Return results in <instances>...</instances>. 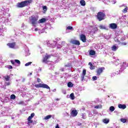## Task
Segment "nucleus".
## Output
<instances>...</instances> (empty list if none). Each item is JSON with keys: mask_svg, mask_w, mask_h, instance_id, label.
<instances>
[{"mask_svg": "<svg viewBox=\"0 0 128 128\" xmlns=\"http://www.w3.org/2000/svg\"><path fill=\"white\" fill-rule=\"evenodd\" d=\"M7 46L10 48H16V42L8 43Z\"/></svg>", "mask_w": 128, "mask_h": 128, "instance_id": "obj_16", "label": "nucleus"}, {"mask_svg": "<svg viewBox=\"0 0 128 128\" xmlns=\"http://www.w3.org/2000/svg\"><path fill=\"white\" fill-rule=\"evenodd\" d=\"M122 6H124V8L122 10V12H124V14H126V12H128V7L126 6L125 4H123L121 6H120L119 8H122Z\"/></svg>", "mask_w": 128, "mask_h": 128, "instance_id": "obj_15", "label": "nucleus"}, {"mask_svg": "<svg viewBox=\"0 0 128 128\" xmlns=\"http://www.w3.org/2000/svg\"><path fill=\"white\" fill-rule=\"evenodd\" d=\"M67 70H70L72 68V62H70L68 63L65 64L64 66Z\"/></svg>", "mask_w": 128, "mask_h": 128, "instance_id": "obj_10", "label": "nucleus"}, {"mask_svg": "<svg viewBox=\"0 0 128 128\" xmlns=\"http://www.w3.org/2000/svg\"><path fill=\"white\" fill-rule=\"evenodd\" d=\"M80 40H81L83 42H86V36L84 34H82L80 36Z\"/></svg>", "mask_w": 128, "mask_h": 128, "instance_id": "obj_18", "label": "nucleus"}, {"mask_svg": "<svg viewBox=\"0 0 128 128\" xmlns=\"http://www.w3.org/2000/svg\"><path fill=\"white\" fill-rule=\"evenodd\" d=\"M102 122H104V124H108V122H110V119L109 118L103 119Z\"/></svg>", "mask_w": 128, "mask_h": 128, "instance_id": "obj_24", "label": "nucleus"}, {"mask_svg": "<svg viewBox=\"0 0 128 128\" xmlns=\"http://www.w3.org/2000/svg\"><path fill=\"white\" fill-rule=\"evenodd\" d=\"M18 104H22V105H24V102L22 101H21V102H20L18 103Z\"/></svg>", "mask_w": 128, "mask_h": 128, "instance_id": "obj_51", "label": "nucleus"}, {"mask_svg": "<svg viewBox=\"0 0 128 128\" xmlns=\"http://www.w3.org/2000/svg\"><path fill=\"white\" fill-rule=\"evenodd\" d=\"M110 112H114V110H116V108H114V106H111L110 107V108H109Z\"/></svg>", "mask_w": 128, "mask_h": 128, "instance_id": "obj_30", "label": "nucleus"}, {"mask_svg": "<svg viewBox=\"0 0 128 128\" xmlns=\"http://www.w3.org/2000/svg\"><path fill=\"white\" fill-rule=\"evenodd\" d=\"M4 128H10V126H6Z\"/></svg>", "mask_w": 128, "mask_h": 128, "instance_id": "obj_63", "label": "nucleus"}, {"mask_svg": "<svg viewBox=\"0 0 128 128\" xmlns=\"http://www.w3.org/2000/svg\"><path fill=\"white\" fill-rule=\"evenodd\" d=\"M37 82H40L41 80L40 79V78H37Z\"/></svg>", "mask_w": 128, "mask_h": 128, "instance_id": "obj_60", "label": "nucleus"}, {"mask_svg": "<svg viewBox=\"0 0 128 128\" xmlns=\"http://www.w3.org/2000/svg\"><path fill=\"white\" fill-rule=\"evenodd\" d=\"M72 116H78V111L76 110H72L71 112Z\"/></svg>", "mask_w": 128, "mask_h": 128, "instance_id": "obj_19", "label": "nucleus"}, {"mask_svg": "<svg viewBox=\"0 0 128 128\" xmlns=\"http://www.w3.org/2000/svg\"><path fill=\"white\" fill-rule=\"evenodd\" d=\"M109 28H111V30H116V28H118V24L116 23H112L109 24Z\"/></svg>", "mask_w": 128, "mask_h": 128, "instance_id": "obj_11", "label": "nucleus"}, {"mask_svg": "<svg viewBox=\"0 0 128 128\" xmlns=\"http://www.w3.org/2000/svg\"><path fill=\"white\" fill-rule=\"evenodd\" d=\"M58 40H60V38H58L57 39H55L54 41L46 40L47 46H49V48H56V46Z\"/></svg>", "mask_w": 128, "mask_h": 128, "instance_id": "obj_3", "label": "nucleus"}, {"mask_svg": "<svg viewBox=\"0 0 128 128\" xmlns=\"http://www.w3.org/2000/svg\"><path fill=\"white\" fill-rule=\"evenodd\" d=\"M120 24L123 28L128 26V21L126 22V19L124 18V17L120 18Z\"/></svg>", "mask_w": 128, "mask_h": 128, "instance_id": "obj_8", "label": "nucleus"}, {"mask_svg": "<svg viewBox=\"0 0 128 128\" xmlns=\"http://www.w3.org/2000/svg\"><path fill=\"white\" fill-rule=\"evenodd\" d=\"M44 32H46V28H43L40 31H39V34H44Z\"/></svg>", "mask_w": 128, "mask_h": 128, "instance_id": "obj_39", "label": "nucleus"}, {"mask_svg": "<svg viewBox=\"0 0 128 128\" xmlns=\"http://www.w3.org/2000/svg\"><path fill=\"white\" fill-rule=\"evenodd\" d=\"M66 70L67 69L64 66V68H62L60 69V70H61V72H64V70Z\"/></svg>", "mask_w": 128, "mask_h": 128, "instance_id": "obj_44", "label": "nucleus"}, {"mask_svg": "<svg viewBox=\"0 0 128 128\" xmlns=\"http://www.w3.org/2000/svg\"><path fill=\"white\" fill-rule=\"evenodd\" d=\"M50 118H52V115H48L47 116H46L44 119V120H50Z\"/></svg>", "mask_w": 128, "mask_h": 128, "instance_id": "obj_36", "label": "nucleus"}, {"mask_svg": "<svg viewBox=\"0 0 128 128\" xmlns=\"http://www.w3.org/2000/svg\"><path fill=\"white\" fill-rule=\"evenodd\" d=\"M118 46H116V44H115L112 47V50H113V52H116V50H118Z\"/></svg>", "mask_w": 128, "mask_h": 128, "instance_id": "obj_22", "label": "nucleus"}, {"mask_svg": "<svg viewBox=\"0 0 128 128\" xmlns=\"http://www.w3.org/2000/svg\"><path fill=\"white\" fill-rule=\"evenodd\" d=\"M70 98L71 100H74V93H72L70 94Z\"/></svg>", "mask_w": 128, "mask_h": 128, "instance_id": "obj_34", "label": "nucleus"}, {"mask_svg": "<svg viewBox=\"0 0 128 128\" xmlns=\"http://www.w3.org/2000/svg\"><path fill=\"white\" fill-rule=\"evenodd\" d=\"M82 123H80V122H78L77 123V126H82Z\"/></svg>", "mask_w": 128, "mask_h": 128, "instance_id": "obj_61", "label": "nucleus"}, {"mask_svg": "<svg viewBox=\"0 0 128 128\" xmlns=\"http://www.w3.org/2000/svg\"><path fill=\"white\" fill-rule=\"evenodd\" d=\"M34 116V113H32L30 116H28V118H29V120H32Z\"/></svg>", "mask_w": 128, "mask_h": 128, "instance_id": "obj_35", "label": "nucleus"}, {"mask_svg": "<svg viewBox=\"0 0 128 128\" xmlns=\"http://www.w3.org/2000/svg\"><path fill=\"white\" fill-rule=\"evenodd\" d=\"M10 62L12 64H14L16 62H14V60H11Z\"/></svg>", "mask_w": 128, "mask_h": 128, "instance_id": "obj_56", "label": "nucleus"}, {"mask_svg": "<svg viewBox=\"0 0 128 128\" xmlns=\"http://www.w3.org/2000/svg\"><path fill=\"white\" fill-rule=\"evenodd\" d=\"M50 58V55H46L44 56V57L43 58V60L42 61V62L44 64H46L48 62V60Z\"/></svg>", "mask_w": 128, "mask_h": 128, "instance_id": "obj_12", "label": "nucleus"}, {"mask_svg": "<svg viewBox=\"0 0 128 128\" xmlns=\"http://www.w3.org/2000/svg\"><path fill=\"white\" fill-rule=\"evenodd\" d=\"M30 55V50L26 48L25 50V56H28Z\"/></svg>", "mask_w": 128, "mask_h": 128, "instance_id": "obj_21", "label": "nucleus"}, {"mask_svg": "<svg viewBox=\"0 0 128 128\" xmlns=\"http://www.w3.org/2000/svg\"><path fill=\"white\" fill-rule=\"evenodd\" d=\"M120 44H121V46H126L127 43L126 42H121Z\"/></svg>", "mask_w": 128, "mask_h": 128, "instance_id": "obj_48", "label": "nucleus"}, {"mask_svg": "<svg viewBox=\"0 0 128 128\" xmlns=\"http://www.w3.org/2000/svg\"><path fill=\"white\" fill-rule=\"evenodd\" d=\"M118 108H122V110H125V108H126V104H119L118 105Z\"/></svg>", "mask_w": 128, "mask_h": 128, "instance_id": "obj_20", "label": "nucleus"}, {"mask_svg": "<svg viewBox=\"0 0 128 128\" xmlns=\"http://www.w3.org/2000/svg\"><path fill=\"white\" fill-rule=\"evenodd\" d=\"M0 32H4V30L2 28H0Z\"/></svg>", "mask_w": 128, "mask_h": 128, "instance_id": "obj_62", "label": "nucleus"}, {"mask_svg": "<svg viewBox=\"0 0 128 128\" xmlns=\"http://www.w3.org/2000/svg\"><path fill=\"white\" fill-rule=\"evenodd\" d=\"M68 88H72L74 86V84L72 82H69L68 84Z\"/></svg>", "mask_w": 128, "mask_h": 128, "instance_id": "obj_32", "label": "nucleus"}, {"mask_svg": "<svg viewBox=\"0 0 128 128\" xmlns=\"http://www.w3.org/2000/svg\"><path fill=\"white\" fill-rule=\"evenodd\" d=\"M42 12L43 14H46V10H48V7H46V6H42Z\"/></svg>", "mask_w": 128, "mask_h": 128, "instance_id": "obj_25", "label": "nucleus"}, {"mask_svg": "<svg viewBox=\"0 0 128 128\" xmlns=\"http://www.w3.org/2000/svg\"><path fill=\"white\" fill-rule=\"evenodd\" d=\"M32 2V0H24L20 2H18L17 4V8H24V6H28Z\"/></svg>", "mask_w": 128, "mask_h": 128, "instance_id": "obj_4", "label": "nucleus"}, {"mask_svg": "<svg viewBox=\"0 0 128 128\" xmlns=\"http://www.w3.org/2000/svg\"><path fill=\"white\" fill-rule=\"evenodd\" d=\"M38 18L37 17V16H33L32 18V19L30 20V22H32V24L34 28H36V24H38L37 20Z\"/></svg>", "mask_w": 128, "mask_h": 128, "instance_id": "obj_7", "label": "nucleus"}, {"mask_svg": "<svg viewBox=\"0 0 128 128\" xmlns=\"http://www.w3.org/2000/svg\"><path fill=\"white\" fill-rule=\"evenodd\" d=\"M8 68H9V70H12V66H10V65H8L7 66Z\"/></svg>", "mask_w": 128, "mask_h": 128, "instance_id": "obj_50", "label": "nucleus"}, {"mask_svg": "<svg viewBox=\"0 0 128 128\" xmlns=\"http://www.w3.org/2000/svg\"><path fill=\"white\" fill-rule=\"evenodd\" d=\"M102 105H97L94 106V108H102Z\"/></svg>", "mask_w": 128, "mask_h": 128, "instance_id": "obj_38", "label": "nucleus"}, {"mask_svg": "<svg viewBox=\"0 0 128 128\" xmlns=\"http://www.w3.org/2000/svg\"><path fill=\"white\" fill-rule=\"evenodd\" d=\"M86 70H83L82 74L86 76Z\"/></svg>", "mask_w": 128, "mask_h": 128, "instance_id": "obj_46", "label": "nucleus"}, {"mask_svg": "<svg viewBox=\"0 0 128 128\" xmlns=\"http://www.w3.org/2000/svg\"><path fill=\"white\" fill-rule=\"evenodd\" d=\"M80 4L81 6H86V1L84 0H81L80 1Z\"/></svg>", "mask_w": 128, "mask_h": 128, "instance_id": "obj_29", "label": "nucleus"}, {"mask_svg": "<svg viewBox=\"0 0 128 128\" xmlns=\"http://www.w3.org/2000/svg\"><path fill=\"white\" fill-rule=\"evenodd\" d=\"M115 42H117L118 44H120L121 42L118 39H115Z\"/></svg>", "mask_w": 128, "mask_h": 128, "instance_id": "obj_42", "label": "nucleus"}, {"mask_svg": "<svg viewBox=\"0 0 128 128\" xmlns=\"http://www.w3.org/2000/svg\"><path fill=\"white\" fill-rule=\"evenodd\" d=\"M46 18H42L39 20L38 22L40 24H42V22H46Z\"/></svg>", "mask_w": 128, "mask_h": 128, "instance_id": "obj_26", "label": "nucleus"}, {"mask_svg": "<svg viewBox=\"0 0 128 128\" xmlns=\"http://www.w3.org/2000/svg\"><path fill=\"white\" fill-rule=\"evenodd\" d=\"M56 46H57L58 48H62L64 52H68V50H70L68 44L64 42H62L61 45L60 44H56Z\"/></svg>", "mask_w": 128, "mask_h": 128, "instance_id": "obj_2", "label": "nucleus"}, {"mask_svg": "<svg viewBox=\"0 0 128 128\" xmlns=\"http://www.w3.org/2000/svg\"><path fill=\"white\" fill-rule=\"evenodd\" d=\"M4 78H5L6 82H8V80H10V75L6 76L4 77Z\"/></svg>", "mask_w": 128, "mask_h": 128, "instance_id": "obj_28", "label": "nucleus"}, {"mask_svg": "<svg viewBox=\"0 0 128 128\" xmlns=\"http://www.w3.org/2000/svg\"><path fill=\"white\" fill-rule=\"evenodd\" d=\"M95 104H98V100H95Z\"/></svg>", "mask_w": 128, "mask_h": 128, "instance_id": "obj_64", "label": "nucleus"}, {"mask_svg": "<svg viewBox=\"0 0 128 128\" xmlns=\"http://www.w3.org/2000/svg\"><path fill=\"white\" fill-rule=\"evenodd\" d=\"M28 122H27V124H28V126H30V124H32V119H29L28 118Z\"/></svg>", "mask_w": 128, "mask_h": 128, "instance_id": "obj_27", "label": "nucleus"}, {"mask_svg": "<svg viewBox=\"0 0 128 128\" xmlns=\"http://www.w3.org/2000/svg\"><path fill=\"white\" fill-rule=\"evenodd\" d=\"M10 98H11V100H16V95L12 94L10 96Z\"/></svg>", "mask_w": 128, "mask_h": 128, "instance_id": "obj_41", "label": "nucleus"}, {"mask_svg": "<svg viewBox=\"0 0 128 128\" xmlns=\"http://www.w3.org/2000/svg\"><path fill=\"white\" fill-rule=\"evenodd\" d=\"M124 40H126V38H120V42H124Z\"/></svg>", "mask_w": 128, "mask_h": 128, "instance_id": "obj_55", "label": "nucleus"}, {"mask_svg": "<svg viewBox=\"0 0 128 128\" xmlns=\"http://www.w3.org/2000/svg\"><path fill=\"white\" fill-rule=\"evenodd\" d=\"M98 28L100 30H108V28L105 25L100 24L98 26Z\"/></svg>", "mask_w": 128, "mask_h": 128, "instance_id": "obj_17", "label": "nucleus"}, {"mask_svg": "<svg viewBox=\"0 0 128 128\" xmlns=\"http://www.w3.org/2000/svg\"><path fill=\"white\" fill-rule=\"evenodd\" d=\"M14 62L19 65L20 64V60H14Z\"/></svg>", "mask_w": 128, "mask_h": 128, "instance_id": "obj_40", "label": "nucleus"}, {"mask_svg": "<svg viewBox=\"0 0 128 128\" xmlns=\"http://www.w3.org/2000/svg\"><path fill=\"white\" fill-rule=\"evenodd\" d=\"M84 76L86 75H84V74H82L81 76V78H82V80L84 78Z\"/></svg>", "mask_w": 128, "mask_h": 128, "instance_id": "obj_57", "label": "nucleus"}, {"mask_svg": "<svg viewBox=\"0 0 128 128\" xmlns=\"http://www.w3.org/2000/svg\"><path fill=\"white\" fill-rule=\"evenodd\" d=\"M104 70V68L102 67L98 68L96 70L97 76H100Z\"/></svg>", "mask_w": 128, "mask_h": 128, "instance_id": "obj_14", "label": "nucleus"}, {"mask_svg": "<svg viewBox=\"0 0 128 128\" xmlns=\"http://www.w3.org/2000/svg\"><path fill=\"white\" fill-rule=\"evenodd\" d=\"M114 64L119 66V69L116 70V72L114 73L116 74H120L125 70L126 68L128 66V63L124 62L120 63V60L115 61Z\"/></svg>", "mask_w": 128, "mask_h": 128, "instance_id": "obj_1", "label": "nucleus"}, {"mask_svg": "<svg viewBox=\"0 0 128 128\" xmlns=\"http://www.w3.org/2000/svg\"><path fill=\"white\" fill-rule=\"evenodd\" d=\"M104 18H106V14L104 13V11L98 12L97 14V18L99 22L104 20Z\"/></svg>", "mask_w": 128, "mask_h": 128, "instance_id": "obj_5", "label": "nucleus"}, {"mask_svg": "<svg viewBox=\"0 0 128 128\" xmlns=\"http://www.w3.org/2000/svg\"><path fill=\"white\" fill-rule=\"evenodd\" d=\"M19 34H22V36H26V34H24V32L22 31H20V32H19Z\"/></svg>", "mask_w": 128, "mask_h": 128, "instance_id": "obj_45", "label": "nucleus"}, {"mask_svg": "<svg viewBox=\"0 0 128 128\" xmlns=\"http://www.w3.org/2000/svg\"><path fill=\"white\" fill-rule=\"evenodd\" d=\"M90 70H94V65L90 66Z\"/></svg>", "mask_w": 128, "mask_h": 128, "instance_id": "obj_54", "label": "nucleus"}, {"mask_svg": "<svg viewBox=\"0 0 128 128\" xmlns=\"http://www.w3.org/2000/svg\"><path fill=\"white\" fill-rule=\"evenodd\" d=\"M111 2L112 4H114L116 2V0H111Z\"/></svg>", "mask_w": 128, "mask_h": 128, "instance_id": "obj_52", "label": "nucleus"}, {"mask_svg": "<svg viewBox=\"0 0 128 128\" xmlns=\"http://www.w3.org/2000/svg\"><path fill=\"white\" fill-rule=\"evenodd\" d=\"M42 72V68H39L38 69V72Z\"/></svg>", "mask_w": 128, "mask_h": 128, "instance_id": "obj_59", "label": "nucleus"}, {"mask_svg": "<svg viewBox=\"0 0 128 128\" xmlns=\"http://www.w3.org/2000/svg\"><path fill=\"white\" fill-rule=\"evenodd\" d=\"M66 30H72V26H68L66 28Z\"/></svg>", "mask_w": 128, "mask_h": 128, "instance_id": "obj_49", "label": "nucleus"}, {"mask_svg": "<svg viewBox=\"0 0 128 128\" xmlns=\"http://www.w3.org/2000/svg\"><path fill=\"white\" fill-rule=\"evenodd\" d=\"M92 78L93 80H98V77H96V76H94Z\"/></svg>", "mask_w": 128, "mask_h": 128, "instance_id": "obj_47", "label": "nucleus"}, {"mask_svg": "<svg viewBox=\"0 0 128 128\" xmlns=\"http://www.w3.org/2000/svg\"><path fill=\"white\" fill-rule=\"evenodd\" d=\"M80 116L82 117V118H83L84 120L86 118V114H82Z\"/></svg>", "mask_w": 128, "mask_h": 128, "instance_id": "obj_33", "label": "nucleus"}, {"mask_svg": "<svg viewBox=\"0 0 128 128\" xmlns=\"http://www.w3.org/2000/svg\"><path fill=\"white\" fill-rule=\"evenodd\" d=\"M90 56H94V54H96V52L94 50H91L90 52Z\"/></svg>", "mask_w": 128, "mask_h": 128, "instance_id": "obj_31", "label": "nucleus"}, {"mask_svg": "<svg viewBox=\"0 0 128 128\" xmlns=\"http://www.w3.org/2000/svg\"><path fill=\"white\" fill-rule=\"evenodd\" d=\"M4 10H6V9H4V8L0 9V16H2L3 18H6L4 16H6V11Z\"/></svg>", "mask_w": 128, "mask_h": 128, "instance_id": "obj_13", "label": "nucleus"}, {"mask_svg": "<svg viewBox=\"0 0 128 128\" xmlns=\"http://www.w3.org/2000/svg\"><path fill=\"white\" fill-rule=\"evenodd\" d=\"M38 88H47L50 90V88L46 84H39L37 85Z\"/></svg>", "mask_w": 128, "mask_h": 128, "instance_id": "obj_9", "label": "nucleus"}, {"mask_svg": "<svg viewBox=\"0 0 128 128\" xmlns=\"http://www.w3.org/2000/svg\"><path fill=\"white\" fill-rule=\"evenodd\" d=\"M120 121L123 122L124 124L125 122H126V118H122L120 119Z\"/></svg>", "mask_w": 128, "mask_h": 128, "instance_id": "obj_37", "label": "nucleus"}, {"mask_svg": "<svg viewBox=\"0 0 128 128\" xmlns=\"http://www.w3.org/2000/svg\"><path fill=\"white\" fill-rule=\"evenodd\" d=\"M105 2H106L107 4H110V1L108 0H105Z\"/></svg>", "mask_w": 128, "mask_h": 128, "instance_id": "obj_58", "label": "nucleus"}, {"mask_svg": "<svg viewBox=\"0 0 128 128\" xmlns=\"http://www.w3.org/2000/svg\"><path fill=\"white\" fill-rule=\"evenodd\" d=\"M32 62H28V63H26L25 64V66H30L32 64Z\"/></svg>", "mask_w": 128, "mask_h": 128, "instance_id": "obj_43", "label": "nucleus"}, {"mask_svg": "<svg viewBox=\"0 0 128 128\" xmlns=\"http://www.w3.org/2000/svg\"><path fill=\"white\" fill-rule=\"evenodd\" d=\"M5 84H6V86H10V83L8 82H6Z\"/></svg>", "mask_w": 128, "mask_h": 128, "instance_id": "obj_53", "label": "nucleus"}, {"mask_svg": "<svg viewBox=\"0 0 128 128\" xmlns=\"http://www.w3.org/2000/svg\"><path fill=\"white\" fill-rule=\"evenodd\" d=\"M88 28L91 30L90 32V34H96L98 32V27L96 26H88Z\"/></svg>", "mask_w": 128, "mask_h": 128, "instance_id": "obj_6", "label": "nucleus"}, {"mask_svg": "<svg viewBox=\"0 0 128 128\" xmlns=\"http://www.w3.org/2000/svg\"><path fill=\"white\" fill-rule=\"evenodd\" d=\"M72 44H76V46H80V41L76 40H74L72 42Z\"/></svg>", "mask_w": 128, "mask_h": 128, "instance_id": "obj_23", "label": "nucleus"}]
</instances>
